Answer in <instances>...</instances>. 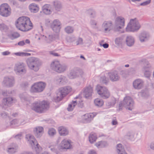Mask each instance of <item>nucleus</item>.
Here are the masks:
<instances>
[{"label": "nucleus", "mask_w": 154, "mask_h": 154, "mask_svg": "<svg viewBox=\"0 0 154 154\" xmlns=\"http://www.w3.org/2000/svg\"><path fill=\"white\" fill-rule=\"evenodd\" d=\"M100 46L103 47L105 48H108L109 46V45L107 44L106 43L104 44H102L101 42L100 43Z\"/></svg>", "instance_id": "48"}, {"label": "nucleus", "mask_w": 154, "mask_h": 154, "mask_svg": "<svg viewBox=\"0 0 154 154\" xmlns=\"http://www.w3.org/2000/svg\"><path fill=\"white\" fill-rule=\"evenodd\" d=\"M34 133L37 137H40V135L43 132L44 129L41 127H38L35 128L33 130Z\"/></svg>", "instance_id": "20"}, {"label": "nucleus", "mask_w": 154, "mask_h": 154, "mask_svg": "<svg viewBox=\"0 0 154 154\" xmlns=\"http://www.w3.org/2000/svg\"><path fill=\"white\" fill-rule=\"evenodd\" d=\"M60 23L58 20H55L51 25V27L54 31L56 32H59L60 31Z\"/></svg>", "instance_id": "17"}, {"label": "nucleus", "mask_w": 154, "mask_h": 154, "mask_svg": "<svg viewBox=\"0 0 154 154\" xmlns=\"http://www.w3.org/2000/svg\"><path fill=\"white\" fill-rule=\"evenodd\" d=\"M129 65L128 64V65H126L125 66L126 67H129Z\"/></svg>", "instance_id": "64"}, {"label": "nucleus", "mask_w": 154, "mask_h": 154, "mask_svg": "<svg viewBox=\"0 0 154 154\" xmlns=\"http://www.w3.org/2000/svg\"><path fill=\"white\" fill-rule=\"evenodd\" d=\"M92 92V88L90 86L85 88L84 91V94L85 97H88L91 96Z\"/></svg>", "instance_id": "21"}, {"label": "nucleus", "mask_w": 154, "mask_h": 154, "mask_svg": "<svg viewBox=\"0 0 154 154\" xmlns=\"http://www.w3.org/2000/svg\"><path fill=\"white\" fill-rule=\"evenodd\" d=\"M10 54V52L8 51H6L2 53V54L4 55H7Z\"/></svg>", "instance_id": "52"}, {"label": "nucleus", "mask_w": 154, "mask_h": 154, "mask_svg": "<svg viewBox=\"0 0 154 154\" xmlns=\"http://www.w3.org/2000/svg\"><path fill=\"white\" fill-rule=\"evenodd\" d=\"M14 80L13 78L10 79L8 78H6L5 79L4 82L7 85L11 86L13 83Z\"/></svg>", "instance_id": "28"}, {"label": "nucleus", "mask_w": 154, "mask_h": 154, "mask_svg": "<svg viewBox=\"0 0 154 154\" xmlns=\"http://www.w3.org/2000/svg\"><path fill=\"white\" fill-rule=\"evenodd\" d=\"M54 5L55 9L57 11H59L61 7L60 2L57 1L54 2Z\"/></svg>", "instance_id": "35"}, {"label": "nucleus", "mask_w": 154, "mask_h": 154, "mask_svg": "<svg viewBox=\"0 0 154 154\" xmlns=\"http://www.w3.org/2000/svg\"><path fill=\"white\" fill-rule=\"evenodd\" d=\"M30 42L29 40V39H26L25 40V43L27 44H29Z\"/></svg>", "instance_id": "58"}, {"label": "nucleus", "mask_w": 154, "mask_h": 154, "mask_svg": "<svg viewBox=\"0 0 154 154\" xmlns=\"http://www.w3.org/2000/svg\"><path fill=\"white\" fill-rule=\"evenodd\" d=\"M106 144V143L105 142L99 141L95 144V145L98 147H102L104 146Z\"/></svg>", "instance_id": "36"}, {"label": "nucleus", "mask_w": 154, "mask_h": 154, "mask_svg": "<svg viewBox=\"0 0 154 154\" xmlns=\"http://www.w3.org/2000/svg\"><path fill=\"white\" fill-rule=\"evenodd\" d=\"M97 138V136L96 134L94 133H91L89 136V141L91 143L95 142Z\"/></svg>", "instance_id": "24"}, {"label": "nucleus", "mask_w": 154, "mask_h": 154, "mask_svg": "<svg viewBox=\"0 0 154 154\" xmlns=\"http://www.w3.org/2000/svg\"><path fill=\"white\" fill-rule=\"evenodd\" d=\"M133 2H135L136 1H140V0H131Z\"/></svg>", "instance_id": "60"}, {"label": "nucleus", "mask_w": 154, "mask_h": 154, "mask_svg": "<svg viewBox=\"0 0 154 154\" xmlns=\"http://www.w3.org/2000/svg\"><path fill=\"white\" fill-rule=\"evenodd\" d=\"M117 148L118 150V152H121L124 149V148L122 146V145L121 144H118Z\"/></svg>", "instance_id": "41"}, {"label": "nucleus", "mask_w": 154, "mask_h": 154, "mask_svg": "<svg viewBox=\"0 0 154 154\" xmlns=\"http://www.w3.org/2000/svg\"><path fill=\"white\" fill-rule=\"evenodd\" d=\"M96 115V114L94 113L86 114L82 116V122L84 123L89 122Z\"/></svg>", "instance_id": "14"}, {"label": "nucleus", "mask_w": 154, "mask_h": 154, "mask_svg": "<svg viewBox=\"0 0 154 154\" xmlns=\"http://www.w3.org/2000/svg\"><path fill=\"white\" fill-rule=\"evenodd\" d=\"M14 54L18 56H29L31 55L30 54L24 52L16 53H14Z\"/></svg>", "instance_id": "37"}, {"label": "nucleus", "mask_w": 154, "mask_h": 154, "mask_svg": "<svg viewBox=\"0 0 154 154\" xmlns=\"http://www.w3.org/2000/svg\"><path fill=\"white\" fill-rule=\"evenodd\" d=\"M96 90L97 93L103 98H107L110 96V94L109 91L105 87L98 85L96 88Z\"/></svg>", "instance_id": "8"}, {"label": "nucleus", "mask_w": 154, "mask_h": 154, "mask_svg": "<svg viewBox=\"0 0 154 154\" xmlns=\"http://www.w3.org/2000/svg\"><path fill=\"white\" fill-rule=\"evenodd\" d=\"M65 97L63 95L61 92L59 90L54 98V100L55 102H58L61 101Z\"/></svg>", "instance_id": "23"}, {"label": "nucleus", "mask_w": 154, "mask_h": 154, "mask_svg": "<svg viewBox=\"0 0 154 154\" xmlns=\"http://www.w3.org/2000/svg\"><path fill=\"white\" fill-rule=\"evenodd\" d=\"M46 86L45 83L39 82L34 83L32 86L31 91L32 92H40L44 89Z\"/></svg>", "instance_id": "9"}, {"label": "nucleus", "mask_w": 154, "mask_h": 154, "mask_svg": "<svg viewBox=\"0 0 154 154\" xmlns=\"http://www.w3.org/2000/svg\"><path fill=\"white\" fill-rule=\"evenodd\" d=\"M48 134L49 135L53 136L56 134V131L54 128H50L48 130Z\"/></svg>", "instance_id": "38"}, {"label": "nucleus", "mask_w": 154, "mask_h": 154, "mask_svg": "<svg viewBox=\"0 0 154 154\" xmlns=\"http://www.w3.org/2000/svg\"><path fill=\"white\" fill-rule=\"evenodd\" d=\"M71 141L70 140L65 139L62 140L60 143V149H69L71 148Z\"/></svg>", "instance_id": "13"}, {"label": "nucleus", "mask_w": 154, "mask_h": 154, "mask_svg": "<svg viewBox=\"0 0 154 154\" xmlns=\"http://www.w3.org/2000/svg\"><path fill=\"white\" fill-rule=\"evenodd\" d=\"M50 54H52L55 56H59V55L58 53H55L53 51H51L50 52Z\"/></svg>", "instance_id": "49"}, {"label": "nucleus", "mask_w": 154, "mask_h": 154, "mask_svg": "<svg viewBox=\"0 0 154 154\" xmlns=\"http://www.w3.org/2000/svg\"><path fill=\"white\" fill-rule=\"evenodd\" d=\"M77 102L76 101H73L70 104H69L67 109L69 111H71L74 108V107L77 105Z\"/></svg>", "instance_id": "32"}, {"label": "nucleus", "mask_w": 154, "mask_h": 154, "mask_svg": "<svg viewBox=\"0 0 154 154\" xmlns=\"http://www.w3.org/2000/svg\"><path fill=\"white\" fill-rule=\"evenodd\" d=\"M29 8L31 12H36L39 9L38 7L35 4H32L29 6Z\"/></svg>", "instance_id": "26"}, {"label": "nucleus", "mask_w": 154, "mask_h": 154, "mask_svg": "<svg viewBox=\"0 0 154 154\" xmlns=\"http://www.w3.org/2000/svg\"><path fill=\"white\" fill-rule=\"evenodd\" d=\"M42 38L45 39L48 43H50L55 39L54 37L52 35H49L47 37L43 36Z\"/></svg>", "instance_id": "31"}, {"label": "nucleus", "mask_w": 154, "mask_h": 154, "mask_svg": "<svg viewBox=\"0 0 154 154\" xmlns=\"http://www.w3.org/2000/svg\"><path fill=\"white\" fill-rule=\"evenodd\" d=\"M58 130L60 135L65 136L68 135L69 131L65 127L62 126L58 128Z\"/></svg>", "instance_id": "22"}, {"label": "nucleus", "mask_w": 154, "mask_h": 154, "mask_svg": "<svg viewBox=\"0 0 154 154\" xmlns=\"http://www.w3.org/2000/svg\"><path fill=\"white\" fill-rule=\"evenodd\" d=\"M145 75L147 77H149L150 76V72L149 71H145L144 73Z\"/></svg>", "instance_id": "46"}, {"label": "nucleus", "mask_w": 154, "mask_h": 154, "mask_svg": "<svg viewBox=\"0 0 154 154\" xmlns=\"http://www.w3.org/2000/svg\"><path fill=\"white\" fill-rule=\"evenodd\" d=\"M134 87L136 89H140L143 86V82L140 79H137L133 83Z\"/></svg>", "instance_id": "19"}, {"label": "nucleus", "mask_w": 154, "mask_h": 154, "mask_svg": "<svg viewBox=\"0 0 154 154\" xmlns=\"http://www.w3.org/2000/svg\"><path fill=\"white\" fill-rule=\"evenodd\" d=\"M140 27L137 19L135 18L130 20L126 29L127 30L134 32L138 30Z\"/></svg>", "instance_id": "6"}, {"label": "nucleus", "mask_w": 154, "mask_h": 154, "mask_svg": "<svg viewBox=\"0 0 154 154\" xmlns=\"http://www.w3.org/2000/svg\"><path fill=\"white\" fill-rule=\"evenodd\" d=\"M103 26L105 31H109L112 26V23L111 22H105L103 23Z\"/></svg>", "instance_id": "27"}, {"label": "nucleus", "mask_w": 154, "mask_h": 154, "mask_svg": "<svg viewBox=\"0 0 154 154\" xmlns=\"http://www.w3.org/2000/svg\"><path fill=\"white\" fill-rule=\"evenodd\" d=\"M77 45L82 44L83 43V40L82 38H79L78 41L76 42Z\"/></svg>", "instance_id": "45"}, {"label": "nucleus", "mask_w": 154, "mask_h": 154, "mask_svg": "<svg viewBox=\"0 0 154 154\" xmlns=\"http://www.w3.org/2000/svg\"><path fill=\"white\" fill-rule=\"evenodd\" d=\"M94 103L96 105L101 106L103 105V101L102 100L97 98L94 100Z\"/></svg>", "instance_id": "33"}, {"label": "nucleus", "mask_w": 154, "mask_h": 154, "mask_svg": "<svg viewBox=\"0 0 154 154\" xmlns=\"http://www.w3.org/2000/svg\"><path fill=\"white\" fill-rule=\"evenodd\" d=\"M59 90L65 97L68 94L72 93L74 92V90L72 89L71 86H69L61 88Z\"/></svg>", "instance_id": "12"}, {"label": "nucleus", "mask_w": 154, "mask_h": 154, "mask_svg": "<svg viewBox=\"0 0 154 154\" xmlns=\"http://www.w3.org/2000/svg\"><path fill=\"white\" fill-rule=\"evenodd\" d=\"M127 44L129 46H132L134 43V40L133 38L131 36L127 37L126 40Z\"/></svg>", "instance_id": "29"}, {"label": "nucleus", "mask_w": 154, "mask_h": 154, "mask_svg": "<svg viewBox=\"0 0 154 154\" xmlns=\"http://www.w3.org/2000/svg\"><path fill=\"white\" fill-rule=\"evenodd\" d=\"M11 123L12 125H16L17 123V121L16 119H14L11 121Z\"/></svg>", "instance_id": "50"}, {"label": "nucleus", "mask_w": 154, "mask_h": 154, "mask_svg": "<svg viewBox=\"0 0 154 154\" xmlns=\"http://www.w3.org/2000/svg\"><path fill=\"white\" fill-rule=\"evenodd\" d=\"M25 43L24 41H20L18 43V45L20 46H23L25 45Z\"/></svg>", "instance_id": "55"}, {"label": "nucleus", "mask_w": 154, "mask_h": 154, "mask_svg": "<svg viewBox=\"0 0 154 154\" xmlns=\"http://www.w3.org/2000/svg\"><path fill=\"white\" fill-rule=\"evenodd\" d=\"M108 75L110 80L112 81H118L120 79V77L116 71L109 72Z\"/></svg>", "instance_id": "18"}, {"label": "nucleus", "mask_w": 154, "mask_h": 154, "mask_svg": "<svg viewBox=\"0 0 154 154\" xmlns=\"http://www.w3.org/2000/svg\"><path fill=\"white\" fill-rule=\"evenodd\" d=\"M118 153L119 154H127L125 152L124 149L123 150H122L121 152H118Z\"/></svg>", "instance_id": "54"}, {"label": "nucleus", "mask_w": 154, "mask_h": 154, "mask_svg": "<svg viewBox=\"0 0 154 154\" xmlns=\"http://www.w3.org/2000/svg\"><path fill=\"white\" fill-rule=\"evenodd\" d=\"M125 25V19L122 17H117L116 20V30L119 31L122 29Z\"/></svg>", "instance_id": "11"}, {"label": "nucleus", "mask_w": 154, "mask_h": 154, "mask_svg": "<svg viewBox=\"0 0 154 154\" xmlns=\"http://www.w3.org/2000/svg\"><path fill=\"white\" fill-rule=\"evenodd\" d=\"M8 29L7 26L4 23L0 24V29L2 31H5Z\"/></svg>", "instance_id": "40"}, {"label": "nucleus", "mask_w": 154, "mask_h": 154, "mask_svg": "<svg viewBox=\"0 0 154 154\" xmlns=\"http://www.w3.org/2000/svg\"><path fill=\"white\" fill-rule=\"evenodd\" d=\"M51 67L55 71L58 72H61L65 71L67 68V66L60 64L57 61L53 62L51 64Z\"/></svg>", "instance_id": "10"}, {"label": "nucleus", "mask_w": 154, "mask_h": 154, "mask_svg": "<svg viewBox=\"0 0 154 154\" xmlns=\"http://www.w3.org/2000/svg\"><path fill=\"white\" fill-rule=\"evenodd\" d=\"M112 123L113 125H116L117 124V122L116 120H113L112 121Z\"/></svg>", "instance_id": "57"}, {"label": "nucleus", "mask_w": 154, "mask_h": 154, "mask_svg": "<svg viewBox=\"0 0 154 154\" xmlns=\"http://www.w3.org/2000/svg\"><path fill=\"white\" fill-rule=\"evenodd\" d=\"M20 36V35L19 33L17 32H14L10 34L9 35V38L12 39H13L18 38Z\"/></svg>", "instance_id": "34"}, {"label": "nucleus", "mask_w": 154, "mask_h": 154, "mask_svg": "<svg viewBox=\"0 0 154 154\" xmlns=\"http://www.w3.org/2000/svg\"><path fill=\"white\" fill-rule=\"evenodd\" d=\"M148 37V35L146 32H144L141 33L140 36V39L141 42H143L145 41L146 38Z\"/></svg>", "instance_id": "30"}, {"label": "nucleus", "mask_w": 154, "mask_h": 154, "mask_svg": "<svg viewBox=\"0 0 154 154\" xmlns=\"http://www.w3.org/2000/svg\"><path fill=\"white\" fill-rule=\"evenodd\" d=\"M81 58H83L84 60L85 59V57L83 56H81Z\"/></svg>", "instance_id": "61"}, {"label": "nucleus", "mask_w": 154, "mask_h": 154, "mask_svg": "<svg viewBox=\"0 0 154 154\" xmlns=\"http://www.w3.org/2000/svg\"><path fill=\"white\" fill-rule=\"evenodd\" d=\"M14 70L19 73L25 72L26 70L25 64L23 63H18L15 65Z\"/></svg>", "instance_id": "15"}, {"label": "nucleus", "mask_w": 154, "mask_h": 154, "mask_svg": "<svg viewBox=\"0 0 154 154\" xmlns=\"http://www.w3.org/2000/svg\"><path fill=\"white\" fill-rule=\"evenodd\" d=\"M14 100L11 97H8L4 98L0 105L2 107L6 108L9 106L10 104L13 102Z\"/></svg>", "instance_id": "16"}, {"label": "nucleus", "mask_w": 154, "mask_h": 154, "mask_svg": "<svg viewBox=\"0 0 154 154\" xmlns=\"http://www.w3.org/2000/svg\"><path fill=\"white\" fill-rule=\"evenodd\" d=\"M150 0H149L148 1H146V2H145L141 4V5H146L149 4L150 2Z\"/></svg>", "instance_id": "53"}, {"label": "nucleus", "mask_w": 154, "mask_h": 154, "mask_svg": "<svg viewBox=\"0 0 154 154\" xmlns=\"http://www.w3.org/2000/svg\"><path fill=\"white\" fill-rule=\"evenodd\" d=\"M49 107V103L47 101L36 102L33 104L32 109L36 112L42 113Z\"/></svg>", "instance_id": "2"}, {"label": "nucleus", "mask_w": 154, "mask_h": 154, "mask_svg": "<svg viewBox=\"0 0 154 154\" xmlns=\"http://www.w3.org/2000/svg\"><path fill=\"white\" fill-rule=\"evenodd\" d=\"M15 24L18 29L23 32L28 31L33 27V24L30 18L26 16L19 18L16 21Z\"/></svg>", "instance_id": "1"}, {"label": "nucleus", "mask_w": 154, "mask_h": 154, "mask_svg": "<svg viewBox=\"0 0 154 154\" xmlns=\"http://www.w3.org/2000/svg\"><path fill=\"white\" fill-rule=\"evenodd\" d=\"M42 11L46 14H50L51 13L50 6L48 5H44L42 8Z\"/></svg>", "instance_id": "25"}, {"label": "nucleus", "mask_w": 154, "mask_h": 154, "mask_svg": "<svg viewBox=\"0 0 154 154\" xmlns=\"http://www.w3.org/2000/svg\"><path fill=\"white\" fill-rule=\"evenodd\" d=\"M151 149H154V146L152 145H151Z\"/></svg>", "instance_id": "59"}, {"label": "nucleus", "mask_w": 154, "mask_h": 154, "mask_svg": "<svg viewBox=\"0 0 154 154\" xmlns=\"http://www.w3.org/2000/svg\"><path fill=\"white\" fill-rule=\"evenodd\" d=\"M48 147L52 151L54 152L56 150L55 146L53 145H50Z\"/></svg>", "instance_id": "44"}, {"label": "nucleus", "mask_w": 154, "mask_h": 154, "mask_svg": "<svg viewBox=\"0 0 154 154\" xmlns=\"http://www.w3.org/2000/svg\"><path fill=\"white\" fill-rule=\"evenodd\" d=\"M65 78H62L61 79H59L58 81V82H58V83L59 84H64L66 82L65 81Z\"/></svg>", "instance_id": "43"}, {"label": "nucleus", "mask_w": 154, "mask_h": 154, "mask_svg": "<svg viewBox=\"0 0 154 154\" xmlns=\"http://www.w3.org/2000/svg\"><path fill=\"white\" fill-rule=\"evenodd\" d=\"M16 151V149L15 148H8V152L11 154L14 153Z\"/></svg>", "instance_id": "42"}, {"label": "nucleus", "mask_w": 154, "mask_h": 154, "mask_svg": "<svg viewBox=\"0 0 154 154\" xmlns=\"http://www.w3.org/2000/svg\"><path fill=\"white\" fill-rule=\"evenodd\" d=\"M133 104L134 102L132 98L129 96H126L125 97L123 101L119 104V110L122 109L123 107L131 110Z\"/></svg>", "instance_id": "4"}, {"label": "nucleus", "mask_w": 154, "mask_h": 154, "mask_svg": "<svg viewBox=\"0 0 154 154\" xmlns=\"http://www.w3.org/2000/svg\"><path fill=\"white\" fill-rule=\"evenodd\" d=\"M65 30L68 33H72L73 32L74 30L73 28L70 26H68L65 29Z\"/></svg>", "instance_id": "39"}, {"label": "nucleus", "mask_w": 154, "mask_h": 154, "mask_svg": "<svg viewBox=\"0 0 154 154\" xmlns=\"http://www.w3.org/2000/svg\"><path fill=\"white\" fill-rule=\"evenodd\" d=\"M19 0L21 2H24L26 1V0Z\"/></svg>", "instance_id": "62"}, {"label": "nucleus", "mask_w": 154, "mask_h": 154, "mask_svg": "<svg viewBox=\"0 0 154 154\" xmlns=\"http://www.w3.org/2000/svg\"><path fill=\"white\" fill-rule=\"evenodd\" d=\"M75 73L71 72L69 75V78L71 79H73L76 77Z\"/></svg>", "instance_id": "47"}, {"label": "nucleus", "mask_w": 154, "mask_h": 154, "mask_svg": "<svg viewBox=\"0 0 154 154\" xmlns=\"http://www.w3.org/2000/svg\"><path fill=\"white\" fill-rule=\"evenodd\" d=\"M11 13V9L10 6L7 4L4 3L0 6V14L2 16L7 17Z\"/></svg>", "instance_id": "7"}, {"label": "nucleus", "mask_w": 154, "mask_h": 154, "mask_svg": "<svg viewBox=\"0 0 154 154\" xmlns=\"http://www.w3.org/2000/svg\"><path fill=\"white\" fill-rule=\"evenodd\" d=\"M19 136H20V137L21 136V135L20 134V135H17V136H16V137H17Z\"/></svg>", "instance_id": "63"}, {"label": "nucleus", "mask_w": 154, "mask_h": 154, "mask_svg": "<svg viewBox=\"0 0 154 154\" xmlns=\"http://www.w3.org/2000/svg\"><path fill=\"white\" fill-rule=\"evenodd\" d=\"M26 138L31 144L32 146H35L36 151L39 152L42 150V148L38 143L34 137L30 134H28L26 135Z\"/></svg>", "instance_id": "5"}, {"label": "nucleus", "mask_w": 154, "mask_h": 154, "mask_svg": "<svg viewBox=\"0 0 154 154\" xmlns=\"http://www.w3.org/2000/svg\"><path fill=\"white\" fill-rule=\"evenodd\" d=\"M88 154H97V153L95 151L92 150L89 152Z\"/></svg>", "instance_id": "56"}, {"label": "nucleus", "mask_w": 154, "mask_h": 154, "mask_svg": "<svg viewBox=\"0 0 154 154\" xmlns=\"http://www.w3.org/2000/svg\"><path fill=\"white\" fill-rule=\"evenodd\" d=\"M101 79H102V82L103 83H106L107 82V80L106 78L105 77H104L103 78H101Z\"/></svg>", "instance_id": "51"}, {"label": "nucleus", "mask_w": 154, "mask_h": 154, "mask_svg": "<svg viewBox=\"0 0 154 154\" xmlns=\"http://www.w3.org/2000/svg\"><path fill=\"white\" fill-rule=\"evenodd\" d=\"M27 63L29 68L35 71H38L42 64L41 61L37 58L31 57L27 60Z\"/></svg>", "instance_id": "3"}]
</instances>
